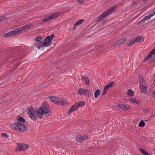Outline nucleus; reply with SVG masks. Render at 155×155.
<instances>
[{
    "instance_id": "1",
    "label": "nucleus",
    "mask_w": 155,
    "mask_h": 155,
    "mask_svg": "<svg viewBox=\"0 0 155 155\" xmlns=\"http://www.w3.org/2000/svg\"><path fill=\"white\" fill-rule=\"evenodd\" d=\"M37 116L40 119L42 117L43 115L46 117H49L51 115L52 113L49 106L46 102L42 103V106L36 110Z\"/></svg>"
},
{
    "instance_id": "2",
    "label": "nucleus",
    "mask_w": 155,
    "mask_h": 155,
    "mask_svg": "<svg viewBox=\"0 0 155 155\" xmlns=\"http://www.w3.org/2000/svg\"><path fill=\"white\" fill-rule=\"evenodd\" d=\"M25 122L24 119L19 116L17 118V122L12 124V128L17 131L24 132L27 130V127L24 124Z\"/></svg>"
},
{
    "instance_id": "3",
    "label": "nucleus",
    "mask_w": 155,
    "mask_h": 155,
    "mask_svg": "<svg viewBox=\"0 0 155 155\" xmlns=\"http://www.w3.org/2000/svg\"><path fill=\"white\" fill-rule=\"evenodd\" d=\"M27 113L30 118L32 120H35L37 118L36 116V110L31 107H29L27 108Z\"/></svg>"
},
{
    "instance_id": "4",
    "label": "nucleus",
    "mask_w": 155,
    "mask_h": 155,
    "mask_svg": "<svg viewBox=\"0 0 155 155\" xmlns=\"http://www.w3.org/2000/svg\"><path fill=\"white\" fill-rule=\"evenodd\" d=\"M54 37V34H52L50 36H47L43 42L44 46L48 47L50 46L52 43V41Z\"/></svg>"
},
{
    "instance_id": "5",
    "label": "nucleus",
    "mask_w": 155,
    "mask_h": 155,
    "mask_svg": "<svg viewBox=\"0 0 155 155\" xmlns=\"http://www.w3.org/2000/svg\"><path fill=\"white\" fill-rule=\"evenodd\" d=\"M113 10H107L102 13L98 18L97 22H99L102 21L105 18L107 17L111 13Z\"/></svg>"
},
{
    "instance_id": "6",
    "label": "nucleus",
    "mask_w": 155,
    "mask_h": 155,
    "mask_svg": "<svg viewBox=\"0 0 155 155\" xmlns=\"http://www.w3.org/2000/svg\"><path fill=\"white\" fill-rule=\"evenodd\" d=\"M18 31L17 28L13 29L10 31L8 32L7 33L4 35V37H8L14 35L16 34H18Z\"/></svg>"
},
{
    "instance_id": "7",
    "label": "nucleus",
    "mask_w": 155,
    "mask_h": 155,
    "mask_svg": "<svg viewBox=\"0 0 155 155\" xmlns=\"http://www.w3.org/2000/svg\"><path fill=\"white\" fill-rule=\"evenodd\" d=\"M28 148V146L26 144H21L18 146V147L16 149L17 151H22L25 150Z\"/></svg>"
},
{
    "instance_id": "8",
    "label": "nucleus",
    "mask_w": 155,
    "mask_h": 155,
    "mask_svg": "<svg viewBox=\"0 0 155 155\" xmlns=\"http://www.w3.org/2000/svg\"><path fill=\"white\" fill-rule=\"evenodd\" d=\"M59 12H56L54 13V14L48 17H46L42 20V21L45 22L46 21H48L51 19L55 18L57 17L59 15Z\"/></svg>"
},
{
    "instance_id": "9",
    "label": "nucleus",
    "mask_w": 155,
    "mask_h": 155,
    "mask_svg": "<svg viewBox=\"0 0 155 155\" xmlns=\"http://www.w3.org/2000/svg\"><path fill=\"white\" fill-rule=\"evenodd\" d=\"M31 26L32 25L31 24L28 23L26 25L23 26L22 28H17L18 33H21L24 30L30 29Z\"/></svg>"
},
{
    "instance_id": "10",
    "label": "nucleus",
    "mask_w": 155,
    "mask_h": 155,
    "mask_svg": "<svg viewBox=\"0 0 155 155\" xmlns=\"http://www.w3.org/2000/svg\"><path fill=\"white\" fill-rule=\"evenodd\" d=\"M56 104L61 105H66L68 103L66 100L62 98L58 97Z\"/></svg>"
},
{
    "instance_id": "11",
    "label": "nucleus",
    "mask_w": 155,
    "mask_h": 155,
    "mask_svg": "<svg viewBox=\"0 0 155 155\" xmlns=\"http://www.w3.org/2000/svg\"><path fill=\"white\" fill-rule=\"evenodd\" d=\"M33 46L38 49L42 48L44 46L43 41L35 42L33 44Z\"/></svg>"
},
{
    "instance_id": "12",
    "label": "nucleus",
    "mask_w": 155,
    "mask_h": 155,
    "mask_svg": "<svg viewBox=\"0 0 155 155\" xmlns=\"http://www.w3.org/2000/svg\"><path fill=\"white\" fill-rule=\"evenodd\" d=\"M126 38H122L118 40L117 42L115 43L114 45V48H116L117 47L121 45L126 41Z\"/></svg>"
},
{
    "instance_id": "13",
    "label": "nucleus",
    "mask_w": 155,
    "mask_h": 155,
    "mask_svg": "<svg viewBox=\"0 0 155 155\" xmlns=\"http://www.w3.org/2000/svg\"><path fill=\"white\" fill-rule=\"evenodd\" d=\"M89 93L88 90L84 88L80 89L78 90V93L80 95H87Z\"/></svg>"
},
{
    "instance_id": "14",
    "label": "nucleus",
    "mask_w": 155,
    "mask_h": 155,
    "mask_svg": "<svg viewBox=\"0 0 155 155\" xmlns=\"http://www.w3.org/2000/svg\"><path fill=\"white\" fill-rule=\"evenodd\" d=\"M118 106L119 108L124 110H128L129 108V106L128 105L123 104H118Z\"/></svg>"
},
{
    "instance_id": "15",
    "label": "nucleus",
    "mask_w": 155,
    "mask_h": 155,
    "mask_svg": "<svg viewBox=\"0 0 155 155\" xmlns=\"http://www.w3.org/2000/svg\"><path fill=\"white\" fill-rule=\"evenodd\" d=\"M140 89L141 91V92L144 94H146L147 92V87L146 84H144L143 86H139Z\"/></svg>"
},
{
    "instance_id": "16",
    "label": "nucleus",
    "mask_w": 155,
    "mask_h": 155,
    "mask_svg": "<svg viewBox=\"0 0 155 155\" xmlns=\"http://www.w3.org/2000/svg\"><path fill=\"white\" fill-rule=\"evenodd\" d=\"M135 42H143L144 40V38L140 36H138L136 38H134Z\"/></svg>"
},
{
    "instance_id": "17",
    "label": "nucleus",
    "mask_w": 155,
    "mask_h": 155,
    "mask_svg": "<svg viewBox=\"0 0 155 155\" xmlns=\"http://www.w3.org/2000/svg\"><path fill=\"white\" fill-rule=\"evenodd\" d=\"M78 108L77 105L75 104L74 105L72 106L71 108L69 109L68 113V114H69L72 112L76 110Z\"/></svg>"
},
{
    "instance_id": "18",
    "label": "nucleus",
    "mask_w": 155,
    "mask_h": 155,
    "mask_svg": "<svg viewBox=\"0 0 155 155\" xmlns=\"http://www.w3.org/2000/svg\"><path fill=\"white\" fill-rule=\"evenodd\" d=\"M155 54V48L152 50L146 56V58L144 59V61H146L149 58H150L151 56L153 54Z\"/></svg>"
},
{
    "instance_id": "19",
    "label": "nucleus",
    "mask_w": 155,
    "mask_h": 155,
    "mask_svg": "<svg viewBox=\"0 0 155 155\" xmlns=\"http://www.w3.org/2000/svg\"><path fill=\"white\" fill-rule=\"evenodd\" d=\"M139 87L143 86L144 84H146L143 78L142 77H140V76H139Z\"/></svg>"
},
{
    "instance_id": "20",
    "label": "nucleus",
    "mask_w": 155,
    "mask_h": 155,
    "mask_svg": "<svg viewBox=\"0 0 155 155\" xmlns=\"http://www.w3.org/2000/svg\"><path fill=\"white\" fill-rule=\"evenodd\" d=\"M49 98L52 102L56 104L58 97H53L52 96L49 97Z\"/></svg>"
},
{
    "instance_id": "21",
    "label": "nucleus",
    "mask_w": 155,
    "mask_h": 155,
    "mask_svg": "<svg viewBox=\"0 0 155 155\" xmlns=\"http://www.w3.org/2000/svg\"><path fill=\"white\" fill-rule=\"evenodd\" d=\"M84 21V20L81 19L80 20L77 21L74 24V27L73 28V29H74L75 27L78 25H81L82 22Z\"/></svg>"
},
{
    "instance_id": "22",
    "label": "nucleus",
    "mask_w": 155,
    "mask_h": 155,
    "mask_svg": "<svg viewBox=\"0 0 155 155\" xmlns=\"http://www.w3.org/2000/svg\"><path fill=\"white\" fill-rule=\"evenodd\" d=\"M75 104L77 105V106L78 108L80 107H82L84 106L85 104L84 101H79L78 102L76 103Z\"/></svg>"
},
{
    "instance_id": "23",
    "label": "nucleus",
    "mask_w": 155,
    "mask_h": 155,
    "mask_svg": "<svg viewBox=\"0 0 155 155\" xmlns=\"http://www.w3.org/2000/svg\"><path fill=\"white\" fill-rule=\"evenodd\" d=\"M81 79L82 80L84 81L85 83L86 84L88 85L89 84V80L86 76H82L81 78Z\"/></svg>"
},
{
    "instance_id": "24",
    "label": "nucleus",
    "mask_w": 155,
    "mask_h": 155,
    "mask_svg": "<svg viewBox=\"0 0 155 155\" xmlns=\"http://www.w3.org/2000/svg\"><path fill=\"white\" fill-rule=\"evenodd\" d=\"M114 84V82L109 83V84H107L105 86L104 89L107 91L108 89L110 88L111 87H112Z\"/></svg>"
},
{
    "instance_id": "25",
    "label": "nucleus",
    "mask_w": 155,
    "mask_h": 155,
    "mask_svg": "<svg viewBox=\"0 0 155 155\" xmlns=\"http://www.w3.org/2000/svg\"><path fill=\"white\" fill-rule=\"evenodd\" d=\"M140 150L143 154V155H151V154L148 153L146 151L141 148L140 149Z\"/></svg>"
},
{
    "instance_id": "26",
    "label": "nucleus",
    "mask_w": 155,
    "mask_h": 155,
    "mask_svg": "<svg viewBox=\"0 0 155 155\" xmlns=\"http://www.w3.org/2000/svg\"><path fill=\"white\" fill-rule=\"evenodd\" d=\"M101 91L99 89H97L95 92L94 93V97L95 98H97L99 96L100 94Z\"/></svg>"
},
{
    "instance_id": "27",
    "label": "nucleus",
    "mask_w": 155,
    "mask_h": 155,
    "mask_svg": "<svg viewBox=\"0 0 155 155\" xmlns=\"http://www.w3.org/2000/svg\"><path fill=\"white\" fill-rule=\"evenodd\" d=\"M129 100L131 102L135 103L136 104H138L139 103V101L138 100H137L134 98H130Z\"/></svg>"
},
{
    "instance_id": "28",
    "label": "nucleus",
    "mask_w": 155,
    "mask_h": 155,
    "mask_svg": "<svg viewBox=\"0 0 155 155\" xmlns=\"http://www.w3.org/2000/svg\"><path fill=\"white\" fill-rule=\"evenodd\" d=\"M76 140L79 142L83 140L82 136L81 135H79L77 136L76 137Z\"/></svg>"
},
{
    "instance_id": "29",
    "label": "nucleus",
    "mask_w": 155,
    "mask_h": 155,
    "mask_svg": "<svg viewBox=\"0 0 155 155\" xmlns=\"http://www.w3.org/2000/svg\"><path fill=\"white\" fill-rule=\"evenodd\" d=\"M42 39V37L41 36H39L38 37H36L34 39L35 42L42 41H40Z\"/></svg>"
},
{
    "instance_id": "30",
    "label": "nucleus",
    "mask_w": 155,
    "mask_h": 155,
    "mask_svg": "<svg viewBox=\"0 0 155 155\" xmlns=\"http://www.w3.org/2000/svg\"><path fill=\"white\" fill-rule=\"evenodd\" d=\"M127 94L128 96L132 97L133 96L134 92L131 90H129L127 92Z\"/></svg>"
},
{
    "instance_id": "31",
    "label": "nucleus",
    "mask_w": 155,
    "mask_h": 155,
    "mask_svg": "<svg viewBox=\"0 0 155 155\" xmlns=\"http://www.w3.org/2000/svg\"><path fill=\"white\" fill-rule=\"evenodd\" d=\"M145 125V123L143 120H141L138 126L140 127H143Z\"/></svg>"
},
{
    "instance_id": "32",
    "label": "nucleus",
    "mask_w": 155,
    "mask_h": 155,
    "mask_svg": "<svg viewBox=\"0 0 155 155\" xmlns=\"http://www.w3.org/2000/svg\"><path fill=\"white\" fill-rule=\"evenodd\" d=\"M135 42L134 41V39H133L132 40L130 41L129 42H128L127 44V45L128 46H130L133 45L135 43Z\"/></svg>"
},
{
    "instance_id": "33",
    "label": "nucleus",
    "mask_w": 155,
    "mask_h": 155,
    "mask_svg": "<svg viewBox=\"0 0 155 155\" xmlns=\"http://www.w3.org/2000/svg\"><path fill=\"white\" fill-rule=\"evenodd\" d=\"M2 136L5 138H7L8 137V135L6 133H4L2 134Z\"/></svg>"
},
{
    "instance_id": "34",
    "label": "nucleus",
    "mask_w": 155,
    "mask_h": 155,
    "mask_svg": "<svg viewBox=\"0 0 155 155\" xmlns=\"http://www.w3.org/2000/svg\"><path fill=\"white\" fill-rule=\"evenodd\" d=\"M83 140L88 139V137L87 135H84L82 137Z\"/></svg>"
},
{
    "instance_id": "35",
    "label": "nucleus",
    "mask_w": 155,
    "mask_h": 155,
    "mask_svg": "<svg viewBox=\"0 0 155 155\" xmlns=\"http://www.w3.org/2000/svg\"><path fill=\"white\" fill-rule=\"evenodd\" d=\"M143 111L145 113H147L149 112V108H146L143 110Z\"/></svg>"
},
{
    "instance_id": "36",
    "label": "nucleus",
    "mask_w": 155,
    "mask_h": 155,
    "mask_svg": "<svg viewBox=\"0 0 155 155\" xmlns=\"http://www.w3.org/2000/svg\"><path fill=\"white\" fill-rule=\"evenodd\" d=\"M80 4H82L85 0H77Z\"/></svg>"
},
{
    "instance_id": "37",
    "label": "nucleus",
    "mask_w": 155,
    "mask_h": 155,
    "mask_svg": "<svg viewBox=\"0 0 155 155\" xmlns=\"http://www.w3.org/2000/svg\"><path fill=\"white\" fill-rule=\"evenodd\" d=\"M107 91V90L104 88V91L102 93V95H104Z\"/></svg>"
},
{
    "instance_id": "38",
    "label": "nucleus",
    "mask_w": 155,
    "mask_h": 155,
    "mask_svg": "<svg viewBox=\"0 0 155 155\" xmlns=\"http://www.w3.org/2000/svg\"><path fill=\"white\" fill-rule=\"evenodd\" d=\"M117 6L115 5L114 6H113L112 8L110 9H109V10H114L116 9H117Z\"/></svg>"
},
{
    "instance_id": "39",
    "label": "nucleus",
    "mask_w": 155,
    "mask_h": 155,
    "mask_svg": "<svg viewBox=\"0 0 155 155\" xmlns=\"http://www.w3.org/2000/svg\"><path fill=\"white\" fill-rule=\"evenodd\" d=\"M136 3V1H134L132 3V5H134Z\"/></svg>"
},
{
    "instance_id": "40",
    "label": "nucleus",
    "mask_w": 155,
    "mask_h": 155,
    "mask_svg": "<svg viewBox=\"0 0 155 155\" xmlns=\"http://www.w3.org/2000/svg\"><path fill=\"white\" fill-rule=\"evenodd\" d=\"M3 19L2 18H0V22L2 21H3Z\"/></svg>"
},
{
    "instance_id": "41",
    "label": "nucleus",
    "mask_w": 155,
    "mask_h": 155,
    "mask_svg": "<svg viewBox=\"0 0 155 155\" xmlns=\"http://www.w3.org/2000/svg\"><path fill=\"white\" fill-rule=\"evenodd\" d=\"M153 94L155 95V91L153 92Z\"/></svg>"
},
{
    "instance_id": "42",
    "label": "nucleus",
    "mask_w": 155,
    "mask_h": 155,
    "mask_svg": "<svg viewBox=\"0 0 155 155\" xmlns=\"http://www.w3.org/2000/svg\"><path fill=\"white\" fill-rule=\"evenodd\" d=\"M153 150L155 152V148L153 149Z\"/></svg>"
},
{
    "instance_id": "43",
    "label": "nucleus",
    "mask_w": 155,
    "mask_h": 155,
    "mask_svg": "<svg viewBox=\"0 0 155 155\" xmlns=\"http://www.w3.org/2000/svg\"><path fill=\"white\" fill-rule=\"evenodd\" d=\"M104 24V23H103V24Z\"/></svg>"
}]
</instances>
